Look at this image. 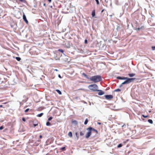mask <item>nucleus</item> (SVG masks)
I'll list each match as a JSON object with an SVG mask.
<instances>
[{
	"mask_svg": "<svg viewBox=\"0 0 155 155\" xmlns=\"http://www.w3.org/2000/svg\"><path fill=\"white\" fill-rule=\"evenodd\" d=\"M78 97H75V98H74V99H78Z\"/></svg>",
	"mask_w": 155,
	"mask_h": 155,
	"instance_id": "nucleus-41",
	"label": "nucleus"
},
{
	"mask_svg": "<svg viewBox=\"0 0 155 155\" xmlns=\"http://www.w3.org/2000/svg\"><path fill=\"white\" fill-rule=\"evenodd\" d=\"M87 130L88 131V132L91 135L92 130V127H90L87 128Z\"/></svg>",
	"mask_w": 155,
	"mask_h": 155,
	"instance_id": "nucleus-6",
	"label": "nucleus"
},
{
	"mask_svg": "<svg viewBox=\"0 0 155 155\" xmlns=\"http://www.w3.org/2000/svg\"><path fill=\"white\" fill-rule=\"evenodd\" d=\"M142 116L143 117H144V118H146L148 116V115H147V116H145L144 115H142Z\"/></svg>",
	"mask_w": 155,
	"mask_h": 155,
	"instance_id": "nucleus-34",
	"label": "nucleus"
},
{
	"mask_svg": "<svg viewBox=\"0 0 155 155\" xmlns=\"http://www.w3.org/2000/svg\"><path fill=\"white\" fill-rule=\"evenodd\" d=\"M39 137L40 138H42V136L41 135H40L39 136Z\"/></svg>",
	"mask_w": 155,
	"mask_h": 155,
	"instance_id": "nucleus-42",
	"label": "nucleus"
},
{
	"mask_svg": "<svg viewBox=\"0 0 155 155\" xmlns=\"http://www.w3.org/2000/svg\"><path fill=\"white\" fill-rule=\"evenodd\" d=\"M38 125V124H34L33 125H34V127H35L37 125Z\"/></svg>",
	"mask_w": 155,
	"mask_h": 155,
	"instance_id": "nucleus-37",
	"label": "nucleus"
},
{
	"mask_svg": "<svg viewBox=\"0 0 155 155\" xmlns=\"http://www.w3.org/2000/svg\"><path fill=\"white\" fill-rule=\"evenodd\" d=\"M44 114L43 113H41L40 114H38L37 116L39 117H41Z\"/></svg>",
	"mask_w": 155,
	"mask_h": 155,
	"instance_id": "nucleus-12",
	"label": "nucleus"
},
{
	"mask_svg": "<svg viewBox=\"0 0 155 155\" xmlns=\"http://www.w3.org/2000/svg\"><path fill=\"white\" fill-rule=\"evenodd\" d=\"M56 91L59 94H62L61 92L59 90H56Z\"/></svg>",
	"mask_w": 155,
	"mask_h": 155,
	"instance_id": "nucleus-18",
	"label": "nucleus"
},
{
	"mask_svg": "<svg viewBox=\"0 0 155 155\" xmlns=\"http://www.w3.org/2000/svg\"><path fill=\"white\" fill-rule=\"evenodd\" d=\"M110 16L111 17L112 16V15H110Z\"/></svg>",
	"mask_w": 155,
	"mask_h": 155,
	"instance_id": "nucleus-51",
	"label": "nucleus"
},
{
	"mask_svg": "<svg viewBox=\"0 0 155 155\" xmlns=\"http://www.w3.org/2000/svg\"><path fill=\"white\" fill-rule=\"evenodd\" d=\"M21 2H24L25 0H19Z\"/></svg>",
	"mask_w": 155,
	"mask_h": 155,
	"instance_id": "nucleus-38",
	"label": "nucleus"
},
{
	"mask_svg": "<svg viewBox=\"0 0 155 155\" xmlns=\"http://www.w3.org/2000/svg\"><path fill=\"white\" fill-rule=\"evenodd\" d=\"M104 97L107 100H110L113 98V96L111 95H105Z\"/></svg>",
	"mask_w": 155,
	"mask_h": 155,
	"instance_id": "nucleus-4",
	"label": "nucleus"
},
{
	"mask_svg": "<svg viewBox=\"0 0 155 155\" xmlns=\"http://www.w3.org/2000/svg\"><path fill=\"white\" fill-rule=\"evenodd\" d=\"M82 74L83 76L86 77V78L87 79H89L90 78H89L87 75L84 73H83Z\"/></svg>",
	"mask_w": 155,
	"mask_h": 155,
	"instance_id": "nucleus-11",
	"label": "nucleus"
},
{
	"mask_svg": "<svg viewBox=\"0 0 155 155\" xmlns=\"http://www.w3.org/2000/svg\"><path fill=\"white\" fill-rule=\"evenodd\" d=\"M91 135L88 132H87L85 135V137L86 138H88Z\"/></svg>",
	"mask_w": 155,
	"mask_h": 155,
	"instance_id": "nucleus-8",
	"label": "nucleus"
},
{
	"mask_svg": "<svg viewBox=\"0 0 155 155\" xmlns=\"http://www.w3.org/2000/svg\"><path fill=\"white\" fill-rule=\"evenodd\" d=\"M143 28V26H142L140 28H137L136 30L137 31H139L142 28Z\"/></svg>",
	"mask_w": 155,
	"mask_h": 155,
	"instance_id": "nucleus-23",
	"label": "nucleus"
},
{
	"mask_svg": "<svg viewBox=\"0 0 155 155\" xmlns=\"http://www.w3.org/2000/svg\"><path fill=\"white\" fill-rule=\"evenodd\" d=\"M61 150H65V147H62V148H61Z\"/></svg>",
	"mask_w": 155,
	"mask_h": 155,
	"instance_id": "nucleus-30",
	"label": "nucleus"
},
{
	"mask_svg": "<svg viewBox=\"0 0 155 155\" xmlns=\"http://www.w3.org/2000/svg\"><path fill=\"white\" fill-rule=\"evenodd\" d=\"M89 79L95 83L99 82L102 80L101 76L99 75L91 77Z\"/></svg>",
	"mask_w": 155,
	"mask_h": 155,
	"instance_id": "nucleus-1",
	"label": "nucleus"
},
{
	"mask_svg": "<svg viewBox=\"0 0 155 155\" xmlns=\"http://www.w3.org/2000/svg\"><path fill=\"white\" fill-rule=\"evenodd\" d=\"M104 9H102V10L101 11V13H102V12H103V11H104Z\"/></svg>",
	"mask_w": 155,
	"mask_h": 155,
	"instance_id": "nucleus-43",
	"label": "nucleus"
},
{
	"mask_svg": "<svg viewBox=\"0 0 155 155\" xmlns=\"http://www.w3.org/2000/svg\"><path fill=\"white\" fill-rule=\"evenodd\" d=\"M46 155H48V154H46Z\"/></svg>",
	"mask_w": 155,
	"mask_h": 155,
	"instance_id": "nucleus-54",
	"label": "nucleus"
},
{
	"mask_svg": "<svg viewBox=\"0 0 155 155\" xmlns=\"http://www.w3.org/2000/svg\"><path fill=\"white\" fill-rule=\"evenodd\" d=\"M95 15V10H94L93 11L92 13V15L93 17H94Z\"/></svg>",
	"mask_w": 155,
	"mask_h": 155,
	"instance_id": "nucleus-14",
	"label": "nucleus"
},
{
	"mask_svg": "<svg viewBox=\"0 0 155 155\" xmlns=\"http://www.w3.org/2000/svg\"><path fill=\"white\" fill-rule=\"evenodd\" d=\"M72 123L73 124H75V125H77L78 124V122L76 120H74L72 121Z\"/></svg>",
	"mask_w": 155,
	"mask_h": 155,
	"instance_id": "nucleus-10",
	"label": "nucleus"
},
{
	"mask_svg": "<svg viewBox=\"0 0 155 155\" xmlns=\"http://www.w3.org/2000/svg\"><path fill=\"white\" fill-rule=\"evenodd\" d=\"M23 20L26 22V23L27 24H28V21L26 18V15H25L24 13H23Z\"/></svg>",
	"mask_w": 155,
	"mask_h": 155,
	"instance_id": "nucleus-5",
	"label": "nucleus"
},
{
	"mask_svg": "<svg viewBox=\"0 0 155 155\" xmlns=\"http://www.w3.org/2000/svg\"><path fill=\"white\" fill-rule=\"evenodd\" d=\"M136 79L135 78H130L126 80L124 82L122 83V85L124 84H128L130 83L131 82L133 81L134 80Z\"/></svg>",
	"mask_w": 155,
	"mask_h": 155,
	"instance_id": "nucleus-3",
	"label": "nucleus"
},
{
	"mask_svg": "<svg viewBox=\"0 0 155 155\" xmlns=\"http://www.w3.org/2000/svg\"><path fill=\"white\" fill-rule=\"evenodd\" d=\"M46 4L45 3H44L43 4L44 6H45Z\"/></svg>",
	"mask_w": 155,
	"mask_h": 155,
	"instance_id": "nucleus-48",
	"label": "nucleus"
},
{
	"mask_svg": "<svg viewBox=\"0 0 155 155\" xmlns=\"http://www.w3.org/2000/svg\"><path fill=\"white\" fill-rule=\"evenodd\" d=\"M46 125L47 126H49L51 125V124L50 122L48 121L46 123Z\"/></svg>",
	"mask_w": 155,
	"mask_h": 155,
	"instance_id": "nucleus-25",
	"label": "nucleus"
},
{
	"mask_svg": "<svg viewBox=\"0 0 155 155\" xmlns=\"http://www.w3.org/2000/svg\"><path fill=\"white\" fill-rule=\"evenodd\" d=\"M3 107V105H0V107Z\"/></svg>",
	"mask_w": 155,
	"mask_h": 155,
	"instance_id": "nucleus-45",
	"label": "nucleus"
},
{
	"mask_svg": "<svg viewBox=\"0 0 155 155\" xmlns=\"http://www.w3.org/2000/svg\"><path fill=\"white\" fill-rule=\"evenodd\" d=\"M82 89H80L79 90H82Z\"/></svg>",
	"mask_w": 155,
	"mask_h": 155,
	"instance_id": "nucleus-53",
	"label": "nucleus"
},
{
	"mask_svg": "<svg viewBox=\"0 0 155 155\" xmlns=\"http://www.w3.org/2000/svg\"><path fill=\"white\" fill-rule=\"evenodd\" d=\"M121 91V90L120 89H115L114 90L115 92H120Z\"/></svg>",
	"mask_w": 155,
	"mask_h": 155,
	"instance_id": "nucleus-22",
	"label": "nucleus"
},
{
	"mask_svg": "<svg viewBox=\"0 0 155 155\" xmlns=\"http://www.w3.org/2000/svg\"><path fill=\"white\" fill-rule=\"evenodd\" d=\"M97 124H101V123H100V122H98L97 123Z\"/></svg>",
	"mask_w": 155,
	"mask_h": 155,
	"instance_id": "nucleus-46",
	"label": "nucleus"
},
{
	"mask_svg": "<svg viewBox=\"0 0 155 155\" xmlns=\"http://www.w3.org/2000/svg\"><path fill=\"white\" fill-rule=\"evenodd\" d=\"M58 51H59L61 52V53H62L64 55H65V54L64 53V50H63L61 49H59L58 50Z\"/></svg>",
	"mask_w": 155,
	"mask_h": 155,
	"instance_id": "nucleus-17",
	"label": "nucleus"
},
{
	"mask_svg": "<svg viewBox=\"0 0 155 155\" xmlns=\"http://www.w3.org/2000/svg\"><path fill=\"white\" fill-rule=\"evenodd\" d=\"M22 120L24 121H26V120H25V118L24 117H23L22 118Z\"/></svg>",
	"mask_w": 155,
	"mask_h": 155,
	"instance_id": "nucleus-36",
	"label": "nucleus"
},
{
	"mask_svg": "<svg viewBox=\"0 0 155 155\" xmlns=\"http://www.w3.org/2000/svg\"><path fill=\"white\" fill-rule=\"evenodd\" d=\"M122 85H122V84H121L120 86V87H121L122 86Z\"/></svg>",
	"mask_w": 155,
	"mask_h": 155,
	"instance_id": "nucleus-47",
	"label": "nucleus"
},
{
	"mask_svg": "<svg viewBox=\"0 0 155 155\" xmlns=\"http://www.w3.org/2000/svg\"><path fill=\"white\" fill-rule=\"evenodd\" d=\"M87 40L86 39H85L84 41V43H87Z\"/></svg>",
	"mask_w": 155,
	"mask_h": 155,
	"instance_id": "nucleus-39",
	"label": "nucleus"
},
{
	"mask_svg": "<svg viewBox=\"0 0 155 155\" xmlns=\"http://www.w3.org/2000/svg\"><path fill=\"white\" fill-rule=\"evenodd\" d=\"M148 121L149 123H150L151 124H152L153 123V121L151 119H149L148 120Z\"/></svg>",
	"mask_w": 155,
	"mask_h": 155,
	"instance_id": "nucleus-16",
	"label": "nucleus"
},
{
	"mask_svg": "<svg viewBox=\"0 0 155 155\" xmlns=\"http://www.w3.org/2000/svg\"><path fill=\"white\" fill-rule=\"evenodd\" d=\"M58 76V77H59V78H61V76L59 74Z\"/></svg>",
	"mask_w": 155,
	"mask_h": 155,
	"instance_id": "nucleus-40",
	"label": "nucleus"
},
{
	"mask_svg": "<svg viewBox=\"0 0 155 155\" xmlns=\"http://www.w3.org/2000/svg\"><path fill=\"white\" fill-rule=\"evenodd\" d=\"M98 91H99L98 93V94L99 95H102L104 94V92L102 90H98Z\"/></svg>",
	"mask_w": 155,
	"mask_h": 155,
	"instance_id": "nucleus-7",
	"label": "nucleus"
},
{
	"mask_svg": "<svg viewBox=\"0 0 155 155\" xmlns=\"http://www.w3.org/2000/svg\"><path fill=\"white\" fill-rule=\"evenodd\" d=\"M68 136L71 137H72V133L71 132H69L68 134Z\"/></svg>",
	"mask_w": 155,
	"mask_h": 155,
	"instance_id": "nucleus-13",
	"label": "nucleus"
},
{
	"mask_svg": "<svg viewBox=\"0 0 155 155\" xmlns=\"http://www.w3.org/2000/svg\"><path fill=\"white\" fill-rule=\"evenodd\" d=\"M4 128V127L3 126H2L0 127V130H2Z\"/></svg>",
	"mask_w": 155,
	"mask_h": 155,
	"instance_id": "nucleus-35",
	"label": "nucleus"
},
{
	"mask_svg": "<svg viewBox=\"0 0 155 155\" xmlns=\"http://www.w3.org/2000/svg\"><path fill=\"white\" fill-rule=\"evenodd\" d=\"M92 131H94L95 132V133H96V134L98 133L97 131L96 130L94 129V128L92 127Z\"/></svg>",
	"mask_w": 155,
	"mask_h": 155,
	"instance_id": "nucleus-15",
	"label": "nucleus"
},
{
	"mask_svg": "<svg viewBox=\"0 0 155 155\" xmlns=\"http://www.w3.org/2000/svg\"><path fill=\"white\" fill-rule=\"evenodd\" d=\"M122 146V144L121 143L119 144L117 146L118 148H120Z\"/></svg>",
	"mask_w": 155,
	"mask_h": 155,
	"instance_id": "nucleus-26",
	"label": "nucleus"
},
{
	"mask_svg": "<svg viewBox=\"0 0 155 155\" xmlns=\"http://www.w3.org/2000/svg\"><path fill=\"white\" fill-rule=\"evenodd\" d=\"M88 87L90 89L92 90L93 91H98V87L95 84L90 85L88 86Z\"/></svg>",
	"mask_w": 155,
	"mask_h": 155,
	"instance_id": "nucleus-2",
	"label": "nucleus"
},
{
	"mask_svg": "<svg viewBox=\"0 0 155 155\" xmlns=\"http://www.w3.org/2000/svg\"><path fill=\"white\" fill-rule=\"evenodd\" d=\"M5 15L4 16H3L2 18H3L4 17Z\"/></svg>",
	"mask_w": 155,
	"mask_h": 155,
	"instance_id": "nucleus-50",
	"label": "nucleus"
},
{
	"mask_svg": "<svg viewBox=\"0 0 155 155\" xmlns=\"http://www.w3.org/2000/svg\"><path fill=\"white\" fill-rule=\"evenodd\" d=\"M152 49L153 50H155V46L152 47Z\"/></svg>",
	"mask_w": 155,
	"mask_h": 155,
	"instance_id": "nucleus-32",
	"label": "nucleus"
},
{
	"mask_svg": "<svg viewBox=\"0 0 155 155\" xmlns=\"http://www.w3.org/2000/svg\"><path fill=\"white\" fill-rule=\"evenodd\" d=\"M55 70V71H58V70H57V69H55V70Z\"/></svg>",
	"mask_w": 155,
	"mask_h": 155,
	"instance_id": "nucleus-49",
	"label": "nucleus"
},
{
	"mask_svg": "<svg viewBox=\"0 0 155 155\" xmlns=\"http://www.w3.org/2000/svg\"><path fill=\"white\" fill-rule=\"evenodd\" d=\"M75 135L76 136V137H77L78 138V137H79V136L78 135V133L77 132H76L75 133Z\"/></svg>",
	"mask_w": 155,
	"mask_h": 155,
	"instance_id": "nucleus-28",
	"label": "nucleus"
},
{
	"mask_svg": "<svg viewBox=\"0 0 155 155\" xmlns=\"http://www.w3.org/2000/svg\"><path fill=\"white\" fill-rule=\"evenodd\" d=\"M129 78H128L124 77H122V80H126L128 79H129Z\"/></svg>",
	"mask_w": 155,
	"mask_h": 155,
	"instance_id": "nucleus-21",
	"label": "nucleus"
},
{
	"mask_svg": "<svg viewBox=\"0 0 155 155\" xmlns=\"http://www.w3.org/2000/svg\"><path fill=\"white\" fill-rule=\"evenodd\" d=\"M88 122V120L87 119H85V122H84V124H85V125H86L87 124V123Z\"/></svg>",
	"mask_w": 155,
	"mask_h": 155,
	"instance_id": "nucleus-19",
	"label": "nucleus"
},
{
	"mask_svg": "<svg viewBox=\"0 0 155 155\" xmlns=\"http://www.w3.org/2000/svg\"><path fill=\"white\" fill-rule=\"evenodd\" d=\"M128 75L130 77H132L135 76V74L134 73L129 74H128Z\"/></svg>",
	"mask_w": 155,
	"mask_h": 155,
	"instance_id": "nucleus-9",
	"label": "nucleus"
},
{
	"mask_svg": "<svg viewBox=\"0 0 155 155\" xmlns=\"http://www.w3.org/2000/svg\"><path fill=\"white\" fill-rule=\"evenodd\" d=\"M122 77H120V76H118L117 77V78L118 79H120V80H122Z\"/></svg>",
	"mask_w": 155,
	"mask_h": 155,
	"instance_id": "nucleus-27",
	"label": "nucleus"
},
{
	"mask_svg": "<svg viewBox=\"0 0 155 155\" xmlns=\"http://www.w3.org/2000/svg\"><path fill=\"white\" fill-rule=\"evenodd\" d=\"M4 104H6V103H4Z\"/></svg>",
	"mask_w": 155,
	"mask_h": 155,
	"instance_id": "nucleus-52",
	"label": "nucleus"
},
{
	"mask_svg": "<svg viewBox=\"0 0 155 155\" xmlns=\"http://www.w3.org/2000/svg\"><path fill=\"white\" fill-rule=\"evenodd\" d=\"M84 133L83 132H82V131H81L80 132V136H83V135H84Z\"/></svg>",
	"mask_w": 155,
	"mask_h": 155,
	"instance_id": "nucleus-24",
	"label": "nucleus"
},
{
	"mask_svg": "<svg viewBox=\"0 0 155 155\" xmlns=\"http://www.w3.org/2000/svg\"><path fill=\"white\" fill-rule=\"evenodd\" d=\"M48 2H51V0H48Z\"/></svg>",
	"mask_w": 155,
	"mask_h": 155,
	"instance_id": "nucleus-44",
	"label": "nucleus"
},
{
	"mask_svg": "<svg viewBox=\"0 0 155 155\" xmlns=\"http://www.w3.org/2000/svg\"><path fill=\"white\" fill-rule=\"evenodd\" d=\"M30 109L29 108H27L25 110V113L27 112Z\"/></svg>",
	"mask_w": 155,
	"mask_h": 155,
	"instance_id": "nucleus-29",
	"label": "nucleus"
},
{
	"mask_svg": "<svg viewBox=\"0 0 155 155\" xmlns=\"http://www.w3.org/2000/svg\"><path fill=\"white\" fill-rule=\"evenodd\" d=\"M52 119V117H50L49 118H48V120L49 121L51 120Z\"/></svg>",
	"mask_w": 155,
	"mask_h": 155,
	"instance_id": "nucleus-31",
	"label": "nucleus"
},
{
	"mask_svg": "<svg viewBox=\"0 0 155 155\" xmlns=\"http://www.w3.org/2000/svg\"><path fill=\"white\" fill-rule=\"evenodd\" d=\"M18 61H19L21 60V58L19 57H16L15 58Z\"/></svg>",
	"mask_w": 155,
	"mask_h": 155,
	"instance_id": "nucleus-20",
	"label": "nucleus"
},
{
	"mask_svg": "<svg viewBox=\"0 0 155 155\" xmlns=\"http://www.w3.org/2000/svg\"><path fill=\"white\" fill-rule=\"evenodd\" d=\"M95 1L96 2L97 4V5L99 4V2L98 0H95Z\"/></svg>",
	"mask_w": 155,
	"mask_h": 155,
	"instance_id": "nucleus-33",
	"label": "nucleus"
}]
</instances>
